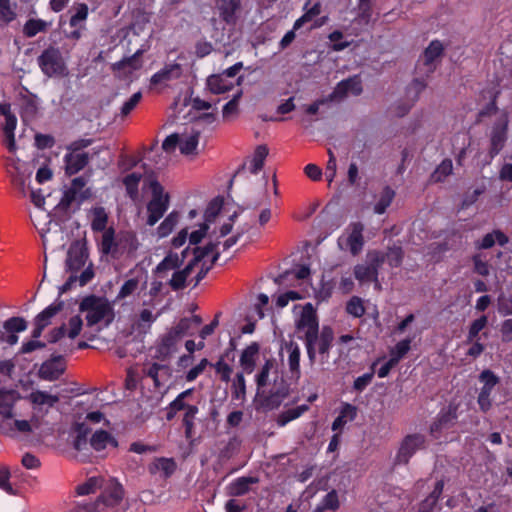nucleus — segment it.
<instances>
[{
	"mask_svg": "<svg viewBox=\"0 0 512 512\" xmlns=\"http://www.w3.org/2000/svg\"><path fill=\"white\" fill-rule=\"evenodd\" d=\"M236 218V212L229 215L226 220H222V216L219 217V227L213 231L211 241L204 247L194 248L193 258L185 267L183 269L177 268L173 271L169 282L173 290L182 289L188 277L194 272L196 273V284H198L217 260L220 247H222V251H225L238 242L244 230L237 228L235 231H232Z\"/></svg>",
	"mask_w": 512,
	"mask_h": 512,
	"instance_id": "f257e3e1",
	"label": "nucleus"
},
{
	"mask_svg": "<svg viewBox=\"0 0 512 512\" xmlns=\"http://www.w3.org/2000/svg\"><path fill=\"white\" fill-rule=\"evenodd\" d=\"M97 489L101 490L100 496L94 503H80L70 512H123L124 490L115 479L102 477H90L76 488L78 495H88Z\"/></svg>",
	"mask_w": 512,
	"mask_h": 512,
	"instance_id": "f03ea898",
	"label": "nucleus"
},
{
	"mask_svg": "<svg viewBox=\"0 0 512 512\" xmlns=\"http://www.w3.org/2000/svg\"><path fill=\"white\" fill-rule=\"evenodd\" d=\"M254 380L257 386V397L266 409L279 407L289 394L288 384L274 358L265 359L255 374Z\"/></svg>",
	"mask_w": 512,
	"mask_h": 512,
	"instance_id": "7ed1b4c3",
	"label": "nucleus"
},
{
	"mask_svg": "<svg viewBox=\"0 0 512 512\" xmlns=\"http://www.w3.org/2000/svg\"><path fill=\"white\" fill-rule=\"evenodd\" d=\"M26 400L31 405V414L28 418H18L14 421L18 435L28 436L38 431L44 422V418L60 400L59 395L44 390H32Z\"/></svg>",
	"mask_w": 512,
	"mask_h": 512,
	"instance_id": "20e7f679",
	"label": "nucleus"
},
{
	"mask_svg": "<svg viewBox=\"0 0 512 512\" xmlns=\"http://www.w3.org/2000/svg\"><path fill=\"white\" fill-rule=\"evenodd\" d=\"M87 257V252L80 242L71 244L66 259V268L71 275L64 284L63 290L69 289L76 283L84 286L94 277L91 264L86 267Z\"/></svg>",
	"mask_w": 512,
	"mask_h": 512,
	"instance_id": "39448f33",
	"label": "nucleus"
},
{
	"mask_svg": "<svg viewBox=\"0 0 512 512\" xmlns=\"http://www.w3.org/2000/svg\"><path fill=\"white\" fill-rule=\"evenodd\" d=\"M79 311L85 315L88 326L102 323L107 326L114 319L113 305L105 297L96 295L84 297L79 304Z\"/></svg>",
	"mask_w": 512,
	"mask_h": 512,
	"instance_id": "423d86ee",
	"label": "nucleus"
},
{
	"mask_svg": "<svg viewBox=\"0 0 512 512\" xmlns=\"http://www.w3.org/2000/svg\"><path fill=\"white\" fill-rule=\"evenodd\" d=\"M198 143L199 131L192 128L182 133L169 135L163 141L162 148L168 153H172L178 148L181 154L189 156L197 154Z\"/></svg>",
	"mask_w": 512,
	"mask_h": 512,
	"instance_id": "0eeeda50",
	"label": "nucleus"
},
{
	"mask_svg": "<svg viewBox=\"0 0 512 512\" xmlns=\"http://www.w3.org/2000/svg\"><path fill=\"white\" fill-rule=\"evenodd\" d=\"M148 185L152 199L147 204V224L149 226L155 225L164 215L169 207V196L164 193L163 187L153 179L145 181V186Z\"/></svg>",
	"mask_w": 512,
	"mask_h": 512,
	"instance_id": "6e6552de",
	"label": "nucleus"
},
{
	"mask_svg": "<svg viewBox=\"0 0 512 512\" xmlns=\"http://www.w3.org/2000/svg\"><path fill=\"white\" fill-rule=\"evenodd\" d=\"M20 400L21 395L15 390L0 391V421L14 434H18L14 421L25 418L17 409Z\"/></svg>",
	"mask_w": 512,
	"mask_h": 512,
	"instance_id": "1a4fd4ad",
	"label": "nucleus"
},
{
	"mask_svg": "<svg viewBox=\"0 0 512 512\" xmlns=\"http://www.w3.org/2000/svg\"><path fill=\"white\" fill-rule=\"evenodd\" d=\"M491 109H493L496 113V119L491 127V131L489 134V154L493 158L502 150L507 140L510 116L507 111H499L494 102L491 104Z\"/></svg>",
	"mask_w": 512,
	"mask_h": 512,
	"instance_id": "9d476101",
	"label": "nucleus"
},
{
	"mask_svg": "<svg viewBox=\"0 0 512 512\" xmlns=\"http://www.w3.org/2000/svg\"><path fill=\"white\" fill-rule=\"evenodd\" d=\"M364 224L360 221L351 222L339 236L337 244L340 250L348 251L357 256L364 247Z\"/></svg>",
	"mask_w": 512,
	"mask_h": 512,
	"instance_id": "9b49d317",
	"label": "nucleus"
},
{
	"mask_svg": "<svg viewBox=\"0 0 512 512\" xmlns=\"http://www.w3.org/2000/svg\"><path fill=\"white\" fill-rule=\"evenodd\" d=\"M143 373L153 381L154 387L160 392H165L172 378V368L165 358L159 361H147L143 367Z\"/></svg>",
	"mask_w": 512,
	"mask_h": 512,
	"instance_id": "f8f14e48",
	"label": "nucleus"
},
{
	"mask_svg": "<svg viewBox=\"0 0 512 512\" xmlns=\"http://www.w3.org/2000/svg\"><path fill=\"white\" fill-rule=\"evenodd\" d=\"M384 262V255L379 251H369L366 262L354 267V276L360 284L375 282L378 284V268Z\"/></svg>",
	"mask_w": 512,
	"mask_h": 512,
	"instance_id": "ddd939ff",
	"label": "nucleus"
},
{
	"mask_svg": "<svg viewBox=\"0 0 512 512\" xmlns=\"http://www.w3.org/2000/svg\"><path fill=\"white\" fill-rule=\"evenodd\" d=\"M41 71L48 77L65 76L67 68L59 49L49 47L38 57Z\"/></svg>",
	"mask_w": 512,
	"mask_h": 512,
	"instance_id": "4468645a",
	"label": "nucleus"
},
{
	"mask_svg": "<svg viewBox=\"0 0 512 512\" xmlns=\"http://www.w3.org/2000/svg\"><path fill=\"white\" fill-rule=\"evenodd\" d=\"M479 388L477 404L482 412H488L493 405V391L499 384L500 378L491 370L485 369L479 374Z\"/></svg>",
	"mask_w": 512,
	"mask_h": 512,
	"instance_id": "2eb2a0df",
	"label": "nucleus"
},
{
	"mask_svg": "<svg viewBox=\"0 0 512 512\" xmlns=\"http://www.w3.org/2000/svg\"><path fill=\"white\" fill-rule=\"evenodd\" d=\"M457 418V406L449 405L441 410L430 426L431 436L437 440H449L448 433L454 427Z\"/></svg>",
	"mask_w": 512,
	"mask_h": 512,
	"instance_id": "dca6fc26",
	"label": "nucleus"
},
{
	"mask_svg": "<svg viewBox=\"0 0 512 512\" xmlns=\"http://www.w3.org/2000/svg\"><path fill=\"white\" fill-rule=\"evenodd\" d=\"M298 332L304 337L305 345L310 346L319 332L318 320L312 304L307 303L301 308L300 316L296 320Z\"/></svg>",
	"mask_w": 512,
	"mask_h": 512,
	"instance_id": "f3484780",
	"label": "nucleus"
},
{
	"mask_svg": "<svg viewBox=\"0 0 512 512\" xmlns=\"http://www.w3.org/2000/svg\"><path fill=\"white\" fill-rule=\"evenodd\" d=\"M0 115L5 118L4 123L1 125L4 135L3 143L9 149V151L13 152L16 150L15 130L18 121L16 115L11 111L10 103H0Z\"/></svg>",
	"mask_w": 512,
	"mask_h": 512,
	"instance_id": "a211bd4d",
	"label": "nucleus"
},
{
	"mask_svg": "<svg viewBox=\"0 0 512 512\" xmlns=\"http://www.w3.org/2000/svg\"><path fill=\"white\" fill-rule=\"evenodd\" d=\"M83 327V320L80 315L71 316L66 323L60 327L53 329L48 335V341L55 343L61 341L65 337L69 339L76 338Z\"/></svg>",
	"mask_w": 512,
	"mask_h": 512,
	"instance_id": "6ab92c4d",
	"label": "nucleus"
},
{
	"mask_svg": "<svg viewBox=\"0 0 512 512\" xmlns=\"http://www.w3.org/2000/svg\"><path fill=\"white\" fill-rule=\"evenodd\" d=\"M333 340V331L330 327H323L321 333L315 334V340L310 346H306L308 358L311 364L315 362L316 354L327 355Z\"/></svg>",
	"mask_w": 512,
	"mask_h": 512,
	"instance_id": "aec40b11",
	"label": "nucleus"
},
{
	"mask_svg": "<svg viewBox=\"0 0 512 512\" xmlns=\"http://www.w3.org/2000/svg\"><path fill=\"white\" fill-rule=\"evenodd\" d=\"M425 446V437L421 434H412L405 437L398 450L396 461L399 464H406L416 451Z\"/></svg>",
	"mask_w": 512,
	"mask_h": 512,
	"instance_id": "412c9836",
	"label": "nucleus"
},
{
	"mask_svg": "<svg viewBox=\"0 0 512 512\" xmlns=\"http://www.w3.org/2000/svg\"><path fill=\"white\" fill-rule=\"evenodd\" d=\"M141 51L138 50L133 56L123 59L113 64L114 73L124 80L131 81L135 77V73L140 70L142 63L139 59Z\"/></svg>",
	"mask_w": 512,
	"mask_h": 512,
	"instance_id": "4be33fe9",
	"label": "nucleus"
},
{
	"mask_svg": "<svg viewBox=\"0 0 512 512\" xmlns=\"http://www.w3.org/2000/svg\"><path fill=\"white\" fill-rule=\"evenodd\" d=\"M221 204H222L221 200H218V199L213 200L209 204L208 208L206 209V212H205L206 221L204 223L200 224L197 229H195L191 232L188 231L190 245H197L198 243L201 242V240L204 238V236H206L208 229H209L207 222L210 221L211 217H215L219 214L220 209H221Z\"/></svg>",
	"mask_w": 512,
	"mask_h": 512,
	"instance_id": "5701e85b",
	"label": "nucleus"
},
{
	"mask_svg": "<svg viewBox=\"0 0 512 512\" xmlns=\"http://www.w3.org/2000/svg\"><path fill=\"white\" fill-rule=\"evenodd\" d=\"M362 83L359 77L354 76L343 80L334 89L330 95L331 100H341L349 95H360L362 93Z\"/></svg>",
	"mask_w": 512,
	"mask_h": 512,
	"instance_id": "b1692460",
	"label": "nucleus"
},
{
	"mask_svg": "<svg viewBox=\"0 0 512 512\" xmlns=\"http://www.w3.org/2000/svg\"><path fill=\"white\" fill-rule=\"evenodd\" d=\"M260 356V345L257 342H252L247 345L241 352L239 357V365L241 371L246 374L254 372Z\"/></svg>",
	"mask_w": 512,
	"mask_h": 512,
	"instance_id": "393cba45",
	"label": "nucleus"
},
{
	"mask_svg": "<svg viewBox=\"0 0 512 512\" xmlns=\"http://www.w3.org/2000/svg\"><path fill=\"white\" fill-rule=\"evenodd\" d=\"M358 409L356 406L344 402L339 408V414L332 423V430L341 433L345 425L352 422L357 417Z\"/></svg>",
	"mask_w": 512,
	"mask_h": 512,
	"instance_id": "a878e982",
	"label": "nucleus"
},
{
	"mask_svg": "<svg viewBox=\"0 0 512 512\" xmlns=\"http://www.w3.org/2000/svg\"><path fill=\"white\" fill-rule=\"evenodd\" d=\"M64 370L65 365L63 359L61 357H56L41 365L39 375L44 380L53 381L58 379Z\"/></svg>",
	"mask_w": 512,
	"mask_h": 512,
	"instance_id": "bb28decb",
	"label": "nucleus"
},
{
	"mask_svg": "<svg viewBox=\"0 0 512 512\" xmlns=\"http://www.w3.org/2000/svg\"><path fill=\"white\" fill-rule=\"evenodd\" d=\"M90 446L96 452H102L108 448H116L118 441L109 432L97 430L90 437Z\"/></svg>",
	"mask_w": 512,
	"mask_h": 512,
	"instance_id": "cd10ccee",
	"label": "nucleus"
},
{
	"mask_svg": "<svg viewBox=\"0 0 512 512\" xmlns=\"http://www.w3.org/2000/svg\"><path fill=\"white\" fill-rule=\"evenodd\" d=\"M77 435L74 440V448L78 452L77 457L86 461L89 457L90 439L88 440L89 430L84 423L77 426Z\"/></svg>",
	"mask_w": 512,
	"mask_h": 512,
	"instance_id": "c85d7f7f",
	"label": "nucleus"
},
{
	"mask_svg": "<svg viewBox=\"0 0 512 512\" xmlns=\"http://www.w3.org/2000/svg\"><path fill=\"white\" fill-rule=\"evenodd\" d=\"M395 195L396 193L391 187H382L379 192L374 194L373 212L378 215L384 214L391 205Z\"/></svg>",
	"mask_w": 512,
	"mask_h": 512,
	"instance_id": "c756f323",
	"label": "nucleus"
},
{
	"mask_svg": "<svg viewBox=\"0 0 512 512\" xmlns=\"http://www.w3.org/2000/svg\"><path fill=\"white\" fill-rule=\"evenodd\" d=\"M240 8V0H216V9L227 24H235L236 12Z\"/></svg>",
	"mask_w": 512,
	"mask_h": 512,
	"instance_id": "7c9ffc66",
	"label": "nucleus"
},
{
	"mask_svg": "<svg viewBox=\"0 0 512 512\" xmlns=\"http://www.w3.org/2000/svg\"><path fill=\"white\" fill-rule=\"evenodd\" d=\"M235 83L239 85L240 78L237 80H231L227 79L225 75L217 74L211 75L207 79V86L209 90L214 94H222L231 90L234 87Z\"/></svg>",
	"mask_w": 512,
	"mask_h": 512,
	"instance_id": "2f4dec72",
	"label": "nucleus"
},
{
	"mask_svg": "<svg viewBox=\"0 0 512 512\" xmlns=\"http://www.w3.org/2000/svg\"><path fill=\"white\" fill-rule=\"evenodd\" d=\"M65 169L69 175L76 174L88 163V154L85 152H70L65 155Z\"/></svg>",
	"mask_w": 512,
	"mask_h": 512,
	"instance_id": "473e14b6",
	"label": "nucleus"
},
{
	"mask_svg": "<svg viewBox=\"0 0 512 512\" xmlns=\"http://www.w3.org/2000/svg\"><path fill=\"white\" fill-rule=\"evenodd\" d=\"M182 74V68L177 63H171L163 67L151 77V83L154 85L161 84L173 79H177Z\"/></svg>",
	"mask_w": 512,
	"mask_h": 512,
	"instance_id": "72a5a7b5",
	"label": "nucleus"
},
{
	"mask_svg": "<svg viewBox=\"0 0 512 512\" xmlns=\"http://www.w3.org/2000/svg\"><path fill=\"white\" fill-rule=\"evenodd\" d=\"M148 469L153 475L168 478L174 473L176 464L170 458H157L149 465Z\"/></svg>",
	"mask_w": 512,
	"mask_h": 512,
	"instance_id": "f704fd0d",
	"label": "nucleus"
},
{
	"mask_svg": "<svg viewBox=\"0 0 512 512\" xmlns=\"http://www.w3.org/2000/svg\"><path fill=\"white\" fill-rule=\"evenodd\" d=\"M180 338L181 336L171 329L157 346V357L161 356L166 359L170 356L175 351L176 344Z\"/></svg>",
	"mask_w": 512,
	"mask_h": 512,
	"instance_id": "c9c22d12",
	"label": "nucleus"
},
{
	"mask_svg": "<svg viewBox=\"0 0 512 512\" xmlns=\"http://www.w3.org/2000/svg\"><path fill=\"white\" fill-rule=\"evenodd\" d=\"M444 51V45L439 40H433L424 50L423 60L428 70L432 71L435 67V61L439 59Z\"/></svg>",
	"mask_w": 512,
	"mask_h": 512,
	"instance_id": "e433bc0d",
	"label": "nucleus"
},
{
	"mask_svg": "<svg viewBox=\"0 0 512 512\" xmlns=\"http://www.w3.org/2000/svg\"><path fill=\"white\" fill-rule=\"evenodd\" d=\"M74 13L71 15L69 20V26L71 29H86V20L88 18V6L84 3H79L73 7Z\"/></svg>",
	"mask_w": 512,
	"mask_h": 512,
	"instance_id": "4c0bfd02",
	"label": "nucleus"
},
{
	"mask_svg": "<svg viewBox=\"0 0 512 512\" xmlns=\"http://www.w3.org/2000/svg\"><path fill=\"white\" fill-rule=\"evenodd\" d=\"M63 301H55L46 307L35 317V324L43 325L46 328L52 319L63 309Z\"/></svg>",
	"mask_w": 512,
	"mask_h": 512,
	"instance_id": "58836bf2",
	"label": "nucleus"
},
{
	"mask_svg": "<svg viewBox=\"0 0 512 512\" xmlns=\"http://www.w3.org/2000/svg\"><path fill=\"white\" fill-rule=\"evenodd\" d=\"M116 246H118L119 254L133 253L138 249L139 243L134 233L123 232L116 238Z\"/></svg>",
	"mask_w": 512,
	"mask_h": 512,
	"instance_id": "ea45409f",
	"label": "nucleus"
},
{
	"mask_svg": "<svg viewBox=\"0 0 512 512\" xmlns=\"http://www.w3.org/2000/svg\"><path fill=\"white\" fill-rule=\"evenodd\" d=\"M157 317L158 314H153L152 310L142 309L137 321L132 326L133 331L145 334L156 321Z\"/></svg>",
	"mask_w": 512,
	"mask_h": 512,
	"instance_id": "a19ab883",
	"label": "nucleus"
},
{
	"mask_svg": "<svg viewBox=\"0 0 512 512\" xmlns=\"http://www.w3.org/2000/svg\"><path fill=\"white\" fill-rule=\"evenodd\" d=\"M258 482L255 477H239L232 481L228 486V493L232 496H241L246 494L250 486Z\"/></svg>",
	"mask_w": 512,
	"mask_h": 512,
	"instance_id": "79ce46f5",
	"label": "nucleus"
},
{
	"mask_svg": "<svg viewBox=\"0 0 512 512\" xmlns=\"http://www.w3.org/2000/svg\"><path fill=\"white\" fill-rule=\"evenodd\" d=\"M508 242L507 236L500 230H494L491 233H487L481 240L475 243L477 249H489L494 244L498 243L503 246Z\"/></svg>",
	"mask_w": 512,
	"mask_h": 512,
	"instance_id": "37998d69",
	"label": "nucleus"
},
{
	"mask_svg": "<svg viewBox=\"0 0 512 512\" xmlns=\"http://www.w3.org/2000/svg\"><path fill=\"white\" fill-rule=\"evenodd\" d=\"M243 371L237 372L231 379L232 398L243 403L246 400V379Z\"/></svg>",
	"mask_w": 512,
	"mask_h": 512,
	"instance_id": "c03bdc74",
	"label": "nucleus"
},
{
	"mask_svg": "<svg viewBox=\"0 0 512 512\" xmlns=\"http://www.w3.org/2000/svg\"><path fill=\"white\" fill-rule=\"evenodd\" d=\"M288 352V367L293 376L300 377V348L297 344L290 342L285 345Z\"/></svg>",
	"mask_w": 512,
	"mask_h": 512,
	"instance_id": "a18cd8bd",
	"label": "nucleus"
},
{
	"mask_svg": "<svg viewBox=\"0 0 512 512\" xmlns=\"http://www.w3.org/2000/svg\"><path fill=\"white\" fill-rule=\"evenodd\" d=\"M425 88H426V83L423 80H420V79L413 80L407 88V96L410 98L411 103L408 106H406L405 108H403L401 111L397 112V115L398 116L405 115L410 110L412 105L418 100L419 95L421 94V92L424 91Z\"/></svg>",
	"mask_w": 512,
	"mask_h": 512,
	"instance_id": "49530a36",
	"label": "nucleus"
},
{
	"mask_svg": "<svg viewBox=\"0 0 512 512\" xmlns=\"http://www.w3.org/2000/svg\"><path fill=\"white\" fill-rule=\"evenodd\" d=\"M182 259L177 254H168L156 267V271L160 277L167 276L170 271H175L180 267Z\"/></svg>",
	"mask_w": 512,
	"mask_h": 512,
	"instance_id": "de8ad7c7",
	"label": "nucleus"
},
{
	"mask_svg": "<svg viewBox=\"0 0 512 512\" xmlns=\"http://www.w3.org/2000/svg\"><path fill=\"white\" fill-rule=\"evenodd\" d=\"M444 482L437 481L431 494L420 504L419 512H433L436 503L443 492Z\"/></svg>",
	"mask_w": 512,
	"mask_h": 512,
	"instance_id": "09e8293b",
	"label": "nucleus"
},
{
	"mask_svg": "<svg viewBox=\"0 0 512 512\" xmlns=\"http://www.w3.org/2000/svg\"><path fill=\"white\" fill-rule=\"evenodd\" d=\"M268 155V149L265 146H258L253 154L252 159L250 160L246 170H248L251 174H257L263 167L264 161Z\"/></svg>",
	"mask_w": 512,
	"mask_h": 512,
	"instance_id": "8fccbe9b",
	"label": "nucleus"
},
{
	"mask_svg": "<svg viewBox=\"0 0 512 512\" xmlns=\"http://www.w3.org/2000/svg\"><path fill=\"white\" fill-rule=\"evenodd\" d=\"M193 390L187 389L181 392L169 405L167 418L170 420L179 411H184L190 404L186 402L187 397L192 395Z\"/></svg>",
	"mask_w": 512,
	"mask_h": 512,
	"instance_id": "3c124183",
	"label": "nucleus"
},
{
	"mask_svg": "<svg viewBox=\"0 0 512 512\" xmlns=\"http://www.w3.org/2000/svg\"><path fill=\"white\" fill-rule=\"evenodd\" d=\"M179 221V213L173 211L167 215L157 228V235L160 238L168 236L176 227Z\"/></svg>",
	"mask_w": 512,
	"mask_h": 512,
	"instance_id": "603ef678",
	"label": "nucleus"
},
{
	"mask_svg": "<svg viewBox=\"0 0 512 512\" xmlns=\"http://www.w3.org/2000/svg\"><path fill=\"white\" fill-rule=\"evenodd\" d=\"M307 410H308L307 405H300L295 408L288 409L278 415L276 422H277L278 426L283 427L290 421H293V420L299 418Z\"/></svg>",
	"mask_w": 512,
	"mask_h": 512,
	"instance_id": "864d4df0",
	"label": "nucleus"
},
{
	"mask_svg": "<svg viewBox=\"0 0 512 512\" xmlns=\"http://www.w3.org/2000/svg\"><path fill=\"white\" fill-rule=\"evenodd\" d=\"M339 508L338 494L335 490L327 493L321 502L315 507L313 512H323L325 510L335 511Z\"/></svg>",
	"mask_w": 512,
	"mask_h": 512,
	"instance_id": "5fc2aeb1",
	"label": "nucleus"
},
{
	"mask_svg": "<svg viewBox=\"0 0 512 512\" xmlns=\"http://www.w3.org/2000/svg\"><path fill=\"white\" fill-rule=\"evenodd\" d=\"M34 225L40 233L43 241V246L46 247L48 238L47 234L50 232V228L47 227L51 224V219L48 214L41 213L33 218Z\"/></svg>",
	"mask_w": 512,
	"mask_h": 512,
	"instance_id": "6e6d98bb",
	"label": "nucleus"
},
{
	"mask_svg": "<svg viewBox=\"0 0 512 512\" xmlns=\"http://www.w3.org/2000/svg\"><path fill=\"white\" fill-rule=\"evenodd\" d=\"M101 251L105 254L117 255L119 254L118 246H116V239L112 230H106L102 235Z\"/></svg>",
	"mask_w": 512,
	"mask_h": 512,
	"instance_id": "4d7b16f0",
	"label": "nucleus"
},
{
	"mask_svg": "<svg viewBox=\"0 0 512 512\" xmlns=\"http://www.w3.org/2000/svg\"><path fill=\"white\" fill-rule=\"evenodd\" d=\"M141 178L142 175L140 173L132 172L128 174L123 180L127 193L132 199H136L138 196V185Z\"/></svg>",
	"mask_w": 512,
	"mask_h": 512,
	"instance_id": "13d9d810",
	"label": "nucleus"
},
{
	"mask_svg": "<svg viewBox=\"0 0 512 512\" xmlns=\"http://www.w3.org/2000/svg\"><path fill=\"white\" fill-rule=\"evenodd\" d=\"M200 324L201 318L199 316H193L191 318H184L180 320L172 330L182 337L183 335L188 334L193 326L198 327Z\"/></svg>",
	"mask_w": 512,
	"mask_h": 512,
	"instance_id": "bf43d9fd",
	"label": "nucleus"
},
{
	"mask_svg": "<svg viewBox=\"0 0 512 512\" xmlns=\"http://www.w3.org/2000/svg\"><path fill=\"white\" fill-rule=\"evenodd\" d=\"M473 271L480 276L486 277L490 274V265L483 253H476L472 257Z\"/></svg>",
	"mask_w": 512,
	"mask_h": 512,
	"instance_id": "052dcab7",
	"label": "nucleus"
},
{
	"mask_svg": "<svg viewBox=\"0 0 512 512\" xmlns=\"http://www.w3.org/2000/svg\"><path fill=\"white\" fill-rule=\"evenodd\" d=\"M0 489L8 495H17L18 490L10 482V471L7 467H0Z\"/></svg>",
	"mask_w": 512,
	"mask_h": 512,
	"instance_id": "680f3d73",
	"label": "nucleus"
},
{
	"mask_svg": "<svg viewBox=\"0 0 512 512\" xmlns=\"http://www.w3.org/2000/svg\"><path fill=\"white\" fill-rule=\"evenodd\" d=\"M487 323L488 318L485 315L474 320L469 327L467 342H473L477 339L479 333L486 327Z\"/></svg>",
	"mask_w": 512,
	"mask_h": 512,
	"instance_id": "e2e57ef3",
	"label": "nucleus"
},
{
	"mask_svg": "<svg viewBox=\"0 0 512 512\" xmlns=\"http://www.w3.org/2000/svg\"><path fill=\"white\" fill-rule=\"evenodd\" d=\"M107 223V214L102 207L95 208L92 211V229L95 231H103Z\"/></svg>",
	"mask_w": 512,
	"mask_h": 512,
	"instance_id": "0e129e2a",
	"label": "nucleus"
},
{
	"mask_svg": "<svg viewBox=\"0 0 512 512\" xmlns=\"http://www.w3.org/2000/svg\"><path fill=\"white\" fill-rule=\"evenodd\" d=\"M198 413V407L190 404L184 410L183 424L185 426V433L190 436L194 427V420Z\"/></svg>",
	"mask_w": 512,
	"mask_h": 512,
	"instance_id": "69168bd1",
	"label": "nucleus"
},
{
	"mask_svg": "<svg viewBox=\"0 0 512 512\" xmlns=\"http://www.w3.org/2000/svg\"><path fill=\"white\" fill-rule=\"evenodd\" d=\"M138 287H139L138 279H136V278L128 279L121 286L116 299L122 300L129 296H132L138 290Z\"/></svg>",
	"mask_w": 512,
	"mask_h": 512,
	"instance_id": "338daca9",
	"label": "nucleus"
},
{
	"mask_svg": "<svg viewBox=\"0 0 512 512\" xmlns=\"http://www.w3.org/2000/svg\"><path fill=\"white\" fill-rule=\"evenodd\" d=\"M453 171L452 161L449 159L443 160L440 165L436 168L434 173L432 174V179L435 182L443 181L448 175H450Z\"/></svg>",
	"mask_w": 512,
	"mask_h": 512,
	"instance_id": "774afa93",
	"label": "nucleus"
}]
</instances>
